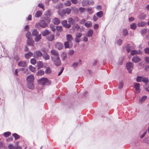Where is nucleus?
<instances>
[{
    "instance_id": "774afa93",
    "label": "nucleus",
    "mask_w": 149,
    "mask_h": 149,
    "mask_svg": "<svg viewBox=\"0 0 149 149\" xmlns=\"http://www.w3.org/2000/svg\"><path fill=\"white\" fill-rule=\"evenodd\" d=\"M99 28V25L97 24H95L94 25V28L95 30H97Z\"/></svg>"
},
{
    "instance_id": "2eb2a0df",
    "label": "nucleus",
    "mask_w": 149,
    "mask_h": 149,
    "mask_svg": "<svg viewBox=\"0 0 149 149\" xmlns=\"http://www.w3.org/2000/svg\"><path fill=\"white\" fill-rule=\"evenodd\" d=\"M27 43L28 45L31 46H33L34 44V41L32 40V38L27 39Z\"/></svg>"
},
{
    "instance_id": "cd10ccee",
    "label": "nucleus",
    "mask_w": 149,
    "mask_h": 149,
    "mask_svg": "<svg viewBox=\"0 0 149 149\" xmlns=\"http://www.w3.org/2000/svg\"><path fill=\"white\" fill-rule=\"evenodd\" d=\"M93 32L92 30L90 29L88 32L87 36L88 37H91L93 34Z\"/></svg>"
},
{
    "instance_id": "9d476101",
    "label": "nucleus",
    "mask_w": 149,
    "mask_h": 149,
    "mask_svg": "<svg viewBox=\"0 0 149 149\" xmlns=\"http://www.w3.org/2000/svg\"><path fill=\"white\" fill-rule=\"evenodd\" d=\"M50 52L51 54L53 55V56H55V57L59 56L58 53L56 50L52 49L51 51Z\"/></svg>"
},
{
    "instance_id": "b1692460",
    "label": "nucleus",
    "mask_w": 149,
    "mask_h": 149,
    "mask_svg": "<svg viewBox=\"0 0 149 149\" xmlns=\"http://www.w3.org/2000/svg\"><path fill=\"white\" fill-rule=\"evenodd\" d=\"M36 37L35 40L36 42H38L41 38V34L38 35Z\"/></svg>"
},
{
    "instance_id": "4d7b16f0",
    "label": "nucleus",
    "mask_w": 149,
    "mask_h": 149,
    "mask_svg": "<svg viewBox=\"0 0 149 149\" xmlns=\"http://www.w3.org/2000/svg\"><path fill=\"white\" fill-rule=\"evenodd\" d=\"M145 60L147 63H149V57H146L145 58Z\"/></svg>"
},
{
    "instance_id": "c03bdc74",
    "label": "nucleus",
    "mask_w": 149,
    "mask_h": 149,
    "mask_svg": "<svg viewBox=\"0 0 149 149\" xmlns=\"http://www.w3.org/2000/svg\"><path fill=\"white\" fill-rule=\"evenodd\" d=\"M69 42L68 41L65 42L64 43V45L65 48H68L69 47Z\"/></svg>"
},
{
    "instance_id": "f704fd0d",
    "label": "nucleus",
    "mask_w": 149,
    "mask_h": 149,
    "mask_svg": "<svg viewBox=\"0 0 149 149\" xmlns=\"http://www.w3.org/2000/svg\"><path fill=\"white\" fill-rule=\"evenodd\" d=\"M96 15L99 17H102L103 15V13L102 11L97 12L96 14Z\"/></svg>"
},
{
    "instance_id": "0e129e2a",
    "label": "nucleus",
    "mask_w": 149,
    "mask_h": 149,
    "mask_svg": "<svg viewBox=\"0 0 149 149\" xmlns=\"http://www.w3.org/2000/svg\"><path fill=\"white\" fill-rule=\"evenodd\" d=\"M67 21H66V20H63L62 22V24L64 26H65V25H66V24H67Z\"/></svg>"
},
{
    "instance_id": "aec40b11",
    "label": "nucleus",
    "mask_w": 149,
    "mask_h": 149,
    "mask_svg": "<svg viewBox=\"0 0 149 149\" xmlns=\"http://www.w3.org/2000/svg\"><path fill=\"white\" fill-rule=\"evenodd\" d=\"M33 55V53L31 52H29L28 53L25 54V57L26 59L30 58Z\"/></svg>"
},
{
    "instance_id": "412c9836",
    "label": "nucleus",
    "mask_w": 149,
    "mask_h": 149,
    "mask_svg": "<svg viewBox=\"0 0 149 149\" xmlns=\"http://www.w3.org/2000/svg\"><path fill=\"white\" fill-rule=\"evenodd\" d=\"M64 13H65V14H67V15L69 14L71 11V10L69 8H67L66 9H64Z\"/></svg>"
},
{
    "instance_id": "a878e982",
    "label": "nucleus",
    "mask_w": 149,
    "mask_h": 149,
    "mask_svg": "<svg viewBox=\"0 0 149 149\" xmlns=\"http://www.w3.org/2000/svg\"><path fill=\"white\" fill-rule=\"evenodd\" d=\"M38 34V32L36 29H34L32 31V35L33 36H36Z\"/></svg>"
},
{
    "instance_id": "bb28decb",
    "label": "nucleus",
    "mask_w": 149,
    "mask_h": 149,
    "mask_svg": "<svg viewBox=\"0 0 149 149\" xmlns=\"http://www.w3.org/2000/svg\"><path fill=\"white\" fill-rule=\"evenodd\" d=\"M44 74V71L42 70H39L36 74L38 76H42Z\"/></svg>"
},
{
    "instance_id": "49530a36",
    "label": "nucleus",
    "mask_w": 149,
    "mask_h": 149,
    "mask_svg": "<svg viewBox=\"0 0 149 149\" xmlns=\"http://www.w3.org/2000/svg\"><path fill=\"white\" fill-rule=\"evenodd\" d=\"M131 46H130V45L128 44L127 45L126 48L127 51L128 52H129L131 50Z\"/></svg>"
},
{
    "instance_id": "39448f33",
    "label": "nucleus",
    "mask_w": 149,
    "mask_h": 149,
    "mask_svg": "<svg viewBox=\"0 0 149 149\" xmlns=\"http://www.w3.org/2000/svg\"><path fill=\"white\" fill-rule=\"evenodd\" d=\"M34 80V77L32 74L28 76L26 78L27 82H33Z\"/></svg>"
},
{
    "instance_id": "a18cd8bd",
    "label": "nucleus",
    "mask_w": 149,
    "mask_h": 149,
    "mask_svg": "<svg viewBox=\"0 0 149 149\" xmlns=\"http://www.w3.org/2000/svg\"><path fill=\"white\" fill-rule=\"evenodd\" d=\"M29 68L30 70L32 72H34L36 70L35 68L33 67L31 65H30L29 66Z\"/></svg>"
},
{
    "instance_id": "9b49d317",
    "label": "nucleus",
    "mask_w": 149,
    "mask_h": 149,
    "mask_svg": "<svg viewBox=\"0 0 149 149\" xmlns=\"http://www.w3.org/2000/svg\"><path fill=\"white\" fill-rule=\"evenodd\" d=\"M142 53V52L140 50L136 51V50H132L131 51V54L132 55H134L136 54H140Z\"/></svg>"
},
{
    "instance_id": "ddd939ff",
    "label": "nucleus",
    "mask_w": 149,
    "mask_h": 149,
    "mask_svg": "<svg viewBox=\"0 0 149 149\" xmlns=\"http://www.w3.org/2000/svg\"><path fill=\"white\" fill-rule=\"evenodd\" d=\"M81 61L80 60L79 61V63H78V62H75L72 65V67H73L74 68H75L77 67L78 65H80L81 64Z\"/></svg>"
},
{
    "instance_id": "bf43d9fd",
    "label": "nucleus",
    "mask_w": 149,
    "mask_h": 149,
    "mask_svg": "<svg viewBox=\"0 0 149 149\" xmlns=\"http://www.w3.org/2000/svg\"><path fill=\"white\" fill-rule=\"evenodd\" d=\"M141 33L142 34H145L147 33V29H144L142 30L141 31Z\"/></svg>"
},
{
    "instance_id": "69168bd1",
    "label": "nucleus",
    "mask_w": 149,
    "mask_h": 149,
    "mask_svg": "<svg viewBox=\"0 0 149 149\" xmlns=\"http://www.w3.org/2000/svg\"><path fill=\"white\" fill-rule=\"evenodd\" d=\"M50 27L52 29V31H54L56 30V28L53 25H50Z\"/></svg>"
},
{
    "instance_id": "ea45409f",
    "label": "nucleus",
    "mask_w": 149,
    "mask_h": 149,
    "mask_svg": "<svg viewBox=\"0 0 149 149\" xmlns=\"http://www.w3.org/2000/svg\"><path fill=\"white\" fill-rule=\"evenodd\" d=\"M12 135L13 136H14L15 137V139L16 140L18 139H19L20 137V136L17 134L15 133L13 134Z\"/></svg>"
},
{
    "instance_id": "58836bf2",
    "label": "nucleus",
    "mask_w": 149,
    "mask_h": 149,
    "mask_svg": "<svg viewBox=\"0 0 149 149\" xmlns=\"http://www.w3.org/2000/svg\"><path fill=\"white\" fill-rule=\"evenodd\" d=\"M79 10L81 13H83L86 12V9L84 8L80 7L79 8Z\"/></svg>"
},
{
    "instance_id": "393cba45",
    "label": "nucleus",
    "mask_w": 149,
    "mask_h": 149,
    "mask_svg": "<svg viewBox=\"0 0 149 149\" xmlns=\"http://www.w3.org/2000/svg\"><path fill=\"white\" fill-rule=\"evenodd\" d=\"M50 33L49 31L47 29H45L42 32V34L43 36H45Z\"/></svg>"
},
{
    "instance_id": "473e14b6",
    "label": "nucleus",
    "mask_w": 149,
    "mask_h": 149,
    "mask_svg": "<svg viewBox=\"0 0 149 149\" xmlns=\"http://www.w3.org/2000/svg\"><path fill=\"white\" fill-rule=\"evenodd\" d=\"M147 97L146 96H143L140 99L139 102L142 103L147 98Z\"/></svg>"
},
{
    "instance_id": "7ed1b4c3",
    "label": "nucleus",
    "mask_w": 149,
    "mask_h": 149,
    "mask_svg": "<svg viewBox=\"0 0 149 149\" xmlns=\"http://www.w3.org/2000/svg\"><path fill=\"white\" fill-rule=\"evenodd\" d=\"M47 26V24L44 20H41L39 22L37 23L35 25V27L38 28L39 27L45 28Z\"/></svg>"
},
{
    "instance_id": "1a4fd4ad",
    "label": "nucleus",
    "mask_w": 149,
    "mask_h": 149,
    "mask_svg": "<svg viewBox=\"0 0 149 149\" xmlns=\"http://www.w3.org/2000/svg\"><path fill=\"white\" fill-rule=\"evenodd\" d=\"M141 58L139 56H134L132 59V61L135 63H138L141 61Z\"/></svg>"
},
{
    "instance_id": "f03ea898",
    "label": "nucleus",
    "mask_w": 149,
    "mask_h": 149,
    "mask_svg": "<svg viewBox=\"0 0 149 149\" xmlns=\"http://www.w3.org/2000/svg\"><path fill=\"white\" fill-rule=\"evenodd\" d=\"M51 58L54 64L56 66H59L61 65V62L59 56L55 57L54 56H52Z\"/></svg>"
},
{
    "instance_id": "09e8293b",
    "label": "nucleus",
    "mask_w": 149,
    "mask_h": 149,
    "mask_svg": "<svg viewBox=\"0 0 149 149\" xmlns=\"http://www.w3.org/2000/svg\"><path fill=\"white\" fill-rule=\"evenodd\" d=\"M144 50L145 53L149 54V47L145 48Z\"/></svg>"
},
{
    "instance_id": "c85d7f7f",
    "label": "nucleus",
    "mask_w": 149,
    "mask_h": 149,
    "mask_svg": "<svg viewBox=\"0 0 149 149\" xmlns=\"http://www.w3.org/2000/svg\"><path fill=\"white\" fill-rule=\"evenodd\" d=\"M64 10H60L58 11V14L61 16H63L65 15L64 12Z\"/></svg>"
},
{
    "instance_id": "72a5a7b5",
    "label": "nucleus",
    "mask_w": 149,
    "mask_h": 149,
    "mask_svg": "<svg viewBox=\"0 0 149 149\" xmlns=\"http://www.w3.org/2000/svg\"><path fill=\"white\" fill-rule=\"evenodd\" d=\"M52 13L50 10L46 11L45 13V15L47 17L50 16L52 15Z\"/></svg>"
},
{
    "instance_id": "5701e85b",
    "label": "nucleus",
    "mask_w": 149,
    "mask_h": 149,
    "mask_svg": "<svg viewBox=\"0 0 149 149\" xmlns=\"http://www.w3.org/2000/svg\"><path fill=\"white\" fill-rule=\"evenodd\" d=\"M89 1L88 0H84L82 2V5L83 6H87L89 4Z\"/></svg>"
},
{
    "instance_id": "f3484780",
    "label": "nucleus",
    "mask_w": 149,
    "mask_h": 149,
    "mask_svg": "<svg viewBox=\"0 0 149 149\" xmlns=\"http://www.w3.org/2000/svg\"><path fill=\"white\" fill-rule=\"evenodd\" d=\"M18 65L20 67H26L27 64L25 61H21L18 63Z\"/></svg>"
},
{
    "instance_id": "c9c22d12",
    "label": "nucleus",
    "mask_w": 149,
    "mask_h": 149,
    "mask_svg": "<svg viewBox=\"0 0 149 149\" xmlns=\"http://www.w3.org/2000/svg\"><path fill=\"white\" fill-rule=\"evenodd\" d=\"M51 72V70L49 67H47L46 68L45 71V73L47 74H50Z\"/></svg>"
},
{
    "instance_id": "423d86ee",
    "label": "nucleus",
    "mask_w": 149,
    "mask_h": 149,
    "mask_svg": "<svg viewBox=\"0 0 149 149\" xmlns=\"http://www.w3.org/2000/svg\"><path fill=\"white\" fill-rule=\"evenodd\" d=\"M140 84L138 83H135L134 84V87L136 91V93H139L140 92Z\"/></svg>"
},
{
    "instance_id": "3c124183",
    "label": "nucleus",
    "mask_w": 149,
    "mask_h": 149,
    "mask_svg": "<svg viewBox=\"0 0 149 149\" xmlns=\"http://www.w3.org/2000/svg\"><path fill=\"white\" fill-rule=\"evenodd\" d=\"M123 34L124 35L127 36L128 34L127 30L126 29H124L123 30Z\"/></svg>"
},
{
    "instance_id": "7c9ffc66",
    "label": "nucleus",
    "mask_w": 149,
    "mask_h": 149,
    "mask_svg": "<svg viewBox=\"0 0 149 149\" xmlns=\"http://www.w3.org/2000/svg\"><path fill=\"white\" fill-rule=\"evenodd\" d=\"M146 24V23L144 22H139L137 24L138 26L143 27L145 26Z\"/></svg>"
},
{
    "instance_id": "4468645a",
    "label": "nucleus",
    "mask_w": 149,
    "mask_h": 149,
    "mask_svg": "<svg viewBox=\"0 0 149 149\" xmlns=\"http://www.w3.org/2000/svg\"><path fill=\"white\" fill-rule=\"evenodd\" d=\"M68 22L70 24H74L76 23L75 19L72 17L69 18L68 19Z\"/></svg>"
},
{
    "instance_id": "e433bc0d",
    "label": "nucleus",
    "mask_w": 149,
    "mask_h": 149,
    "mask_svg": "<svg viewBox=\"0 0 149 149\" xmlns=\"http://www.w3.org/2000/svg\"><path fill=\"white\" fill-rule=\"evenodd\" d=\"M26 36L27 39L32 38L31 33L30 32H28L26 35Z\"/></svg>"
},
{
    "instance_id": "2f4dec72",
    "label": "nucleus",
    "mask_w": 149,
    "mask_h": 149,
    "mask_svg": "<svg viewBox=\"0 0 149 149\" xmlns=\"http://www.w3.org/2000/svg\"><path fill=\"white\" fill-rule=\"evenodd\" d=\"M42 56L43 58L45 60H49L50 58L49 55L46 53L43 54Z\"/></svg>"
},
{
    "instance_id": "4be33fe9",
    "label": "nucleus",
    "mask_w": 149,
    "mask_h": 149,
    "mask_svg": "<svg viewBox=\"0 0 149 149\" xmlns=\"http://www.w3.org/2000/svg\"><path fill=\"white\" fill-rule=\"evenodd\" d=\"M42 12L38 10L37 11L35 15V17H39L42 15Z\"/></svg>"
},
{
    "instance_id": "6ab92c4d",
    "label": "nucleus",
    "mask_w": 149,
    "mask_h": 149,
    "mask_svg": "<svg viewBox=\"0 0 149 149\" xmlns=\"http://www.w3.org/2000/svg\"><path fill=\"white\" fill-rule=\"evenodd\" d=\"M53 23L55 25H58L60 22L59 19L57 18H55L53 20Z\"/></svg>"
},
{
    "instance_id": "13d9d810",
    "label": "nucleus",
    "mask_w": 149,
    "mask_h": 149,
    "mask_svg": "<svg viewBox=\"0 0 149 149\" xmlns=\"http://www.w3.org/2000/svg\"><path fill=\"white\" fill-rule=\"evenodd\" d=\"M56 29L57 31L60 32L62 30V27L61 26H56Z\"/></svg>"
},
{
    "instance_id": "de8ad7c7",
    "label": "nucleus",
    "mask_w": 149,
    "mask_h": 149,
    "mask_svg": "<svg viewBox=\"0 0 149 149\" xmlns=\"http://www.w3.org/2000/svg\"><path fill=\"white\" fill-rule=\"evenodd\" d=\"M38 6L39 7L42 8V9L44 10H45V6L44 4L42 3H39L38 4Z\"/></svg>"
},
{
    "instance_id": "052dcab7",
    "label": "nucleus",
    "mask_w": 149,
    "mask_h": 149,
    "mask_svg": "<svg viewBox=\"0 0 149 149\" xmlns=\"http://www.w3.org/2000/svg\"><path fill=\"white\" fill-rule=\"evenodd\" d=\"M82 36V34L80 33H77V34L76 35V37L78 38H79L81 37Z\"/></svg>"
},
{
    "instance_id": "680f3d73",
    "label": "nucleus",
    "mask_w": 149,
    "mask_h": 149,
    "mask_svg": "<svg viewBox=\"0 0 149 149\" xmlns=\"http://www.w3.org/2000/svg\"><path fill=\"white\" fill-rule=\"evenodd\" d=\"M74 52L73 50H70L69 52V54L70 55H72L74 54Z\"/></svg>"
},
{
    "instance_id": "338daca9",
    "label": "nucleus",
    "mask_w": 149,
    "mask_h": 149,
    "mask_svg": "<svg viewBox=\"0 0 149 149\" xmlns=\"http://www.w3.org/2000/svg\"><path fill=\"white\" fill-rule=\"evenodd\" d=\"M86 21V20L85 19H82L79 22V23L81 24H84L85 22Z\"/></svg>"
},
{
    "instance_id": "603ef678",
    "label": "nucleus",
    "mask_w": 149,
    "mask_h": 149,
    "mask_svg": "<svg viewBox=\"0 0 149 149\" xmlns=\"http://www.w3.org/2000/svg\"><path fill=\"white\" fill-rule=\"evenodd\" d=\"M31 62L32 64L34 65L36 63V61L34 58H32L31 59Z\"/></svg>"
},
{
    "instance_id": "5fc2aeb1",
    "label": "nucleus",
    "mask_w": 149,
    "mask_h": 149,
    "mask_svg": "<svg viewBox=\"0 0 149 149\" xmlns=\"http://www.w3.org/2000/svg\"><path fill=\"white\" fill-rule=\"evenodd\" d=\"M123 85V84L122 82H120L119 83V84L118 85V88L119 89H121L122 88Z\"/></svg>"
},
{
    "instance_id": "20e7f679",
    "label": "nucleus",
    "mask_w": 149,
    "mask_h": 149,
    "mask_svg": "<svg viewBox=\"0 0 149 149\" xmlns=\"http://www.w3.org/2000/svg\"><path fill=\"white\" fill-rule=\"evenodd\" d=\"M133 67V64L131 62L127 63L126 64V67L127 69L129 70V72L130 73H132V70L130 69Z\"/></svg>"
},
{
    "instance_id": "79ce46f5",
    "label": "nucleus",
    "mask_w": 149,
    "mask_h": 149,
    "mask_svg": "<svg viewBox=\"0 0 149 149\" xmlns=\"http://www.w3.org/2000/svg\"><path fill=\"white\" fill-rule=\"evenodd\" d=\"M142 81L144 83L147 84L148 82V79L146 77H143Z\"/></svg>"
},
{
    "instance_id": "dca6fc26",
    "label": "nucleus",
    "mask_w": 149,
    "mask_h": 149,
    "mask_svg": "<svg viewBox=\"0 0 149 149\" xmlns=\"http://www.w3.org/2000/svg\"><path fill=\"white\" fill-rule=\"evenodd\" d=\"M33 82H27V87L30 89H33L34 88V86Z\"/></svg>"
},
{
    "instance_id": "6e6d98bb",
    "label": "nucleus",
    "mask_w": 149,
    "mask_h": 149,
    "mask_svg": "<svg viewBox=\"0 0 149 149\" xmlns=\"http://www.w3.org/2000/svg\"><path fill=\"white\" fill-rule=\"evenodd\" d=\"M14 59L17 61H19V58L18 54H16L14 56Z\"/></svg>"
},
{
    "instance_id": "8fccbe9b",
    "label": "nucleus",
    "mask_w": 149,
    "mask_h": 149,
    "mask_svg": "<svg viewBox=\"0 0 149 149\" xmlns=\"http://www.w3.org/2000/svg\"><path fill=\"white\" fill-rule=\"evenodd\" d=\"M131 28L133 29H135L136 28V24L135 23H133L131 25Z\"/></svg>"
},
{
    "instance_id": "c756f323",
    "label": "nucleus",
    "mask_w": 149,
    "mask_h": 149,
    "mask_svg": "<svg viewBox=\"0 0 149 149\" xmlns=\"http://www.w3.org/2000/svg\"><path fill=\"white\" fill-rule=\"evenodd\" d=\"M85 26L87 28H89L92 26V23L91 22H88L84 24Z\"/></svg>"
},
{
    "instance_id": "f257e3e1",
    "label": "nucleus",
    "mask_w": 149,
    "mask_h": 149,
    "mask_svg": "<svg viewBox=\"0 0 149 149\" xmlns=\"http://www.w3.org/2000/svg\"><path fill=\"white\" fill-rule=\"evenodd\" d=\"M38 82L40 85L43 86L49 85L51 82L46 78L43 77L38 81Z\"/></svg>"
},
{
    "instance_id": "0eeeda50",
    "label": "nucleus",
    "mask_w": 149,
    "mask_h": 149,
    "mask_svg": "<svg viewBox=\"0 0 149 149\" xmlns=\"http://www.w3.org/2000/svg\"><path fill=\"white\" fill-rule=\"evenodd\" d=\"M55 46L56 48L59 50L61 49L63 47V44L60 42H57L56 43Z\"/></svg>"
},
{
    "instance_id": "37998d69",
    "label": "nucleus",
    "mask_w": 149,
    "mask_h": 149,
    "mask_svg": "<svg viewBox=\"0 0 149 149\" xmlns=\"http://www.w3.org/2000/svg\"><path fill=\"white\" fill-rule=\"evenodd\" d=\"M143 78V77L142 76H138L136 78V81L138 82H141V81H142Z\"/></svg>"
},
{
    "instance_id": "864d4df0",
    "label": "nucleus",
    "mask_w": 149,
    "mask_h": 149,
    "mask_svg": "<svg viewBox=\"0 0 149 149\" xmlns=\"http://www.w3.org/2000/svg\"><path fill=\"white\" fill-rule=\"evenodd\" d=\"M71 3L70 1H68L65 3V5L66 6H69L70 5Z\"/></svg>"
},
{
    "instance_id": "e2e57ef3",
    "label": "nucleus",
    "mask_w": 149,
    "mask_h": 149,
    "mask_svg": "<svg viewBox=\"0 0 149 149\" xmlns=\"http://www.w3.org/2000/svg\"><path fill=\"white\" fill-rule=\"evenodd\" d=\"M45 20L47 22V23H49L51 19L49 17H47L46 19H45Z\"/></svg>"
},
{
    "instance_id": "f8f14e48",
    "label": "nucleus",
    "mask_w": 149,
    "mask_h": 149,
    "mask_svg": "<svg viewBox=\"0 0 149 149\" xmlns=\"http://www.w3.org/2000/svg\"><path fill=\"white\" fill-rule=\"evenodd\" d=\"M66 38L68 41L69 42L70 44H72V41L73 40V38L71 35L68 34L66 36Z\"/></svg>"
},
{
    "instance_id": "a211bd4d",
    "label": "nucleus",
    "mask_w": 149,
    "mask_h": 149,
    "mask_svg": "<svg viewBox=\"0 0 149 149\" xmlns=\"http://www.w3.org/2000/svg\"><path fill=\"white\" fill-rule=\"evenodd\" d=\"M47 39L49 41H52L54 39V36L53 35H50L47 36Z\"/></svg>"
},
{
    "instance_id": "a19ab883",
    "label": "nucleus",
    "mask_w": 149,
    "mask_h": 149,
    "mask_svg": "<svg viewBox=\"0 0 149 149\" xmlns=\"http://www.w3.org/2000/svg\"><path fill=\"white\" fill-rule=\"evenodd\" d=\"M87 10L89 13L90 14H92L93 13L92 8L91 7L88 8L87 9Z\"/></svg>"
},
{
    "instance_id": "6e6552de",
    "label": "nucleus",
    "mask_w": 149,
    "mask_h": 149,
    "mask_svg": "<svg viewBox=\"0 0 149 149\" xmlns=\"http://www.w3.org/2000/svg\"><path fill=\"white\" fill-rule=\"evenodd\" d=\"M42 56V54L40 51H37L34 53V56L35 57H40Z\"/></svg>"
},
{
    "instance_id": "4c0bfd02",
    "label": "nucleus",
    "mask_w": 149,
    "mask_h": 149,
    "mask_svg": "<svg viewBox=\"0 0 149 149\" xmlns=\"http://www.w3.org/2000/svg\"><path fill=\"white\" fill-rule=\"evenodd\" d=\"M11 134V132H5L3 133V135L4 136L6 137H7L9 136Z\"/></svg>"
}]
</instances>
